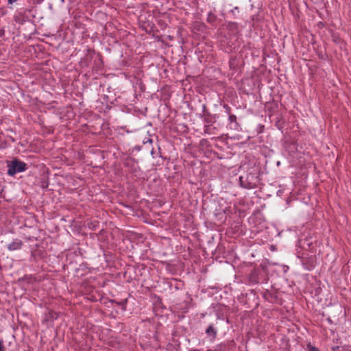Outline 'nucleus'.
Segmentation results:
<instances>
[{"instance_id": "obj_1", "label": "nucleus", "mask_w": 351, "mask_h": 351, "mask_svg": "<svg viewBox=\"0 0 351 351\" xmlns=\"http://www.w3.org/2000/svg\"><path fill=\"white\" fill-rule=\"evenodd\" d=\"M8 174L14 176L18 173L24 172L27 169V165L19 159L8 161L7 163Z\"/></svg>"}, {"instance_id": "obj_2", "label": "nucleus", "mask_w": 351, "mask_h": 351, "mask_svg": "<svg viewBox=\"0 0 351 351\" xmlns=\"http://www.w3.org/2000/svg\"><path fill=\"white\" fill-rule=\"evenodd\" d=\"M23 245V243L21 239H15L8 245V249L10 251L18 250L22 247Z\"/></svg>"}, {"instance_id": "obj_3", "label": "nucleus", "mask_w": 351, "mask_h": 351, "mask_svg": "<svg viewBox=\"0 0 351 351\" xmlns=\"http://www.w3.org/2000/svg\"><path fill=\"white\" fill-rule=\"evenodd\" d=\"M229 122L230 127L232 130H237L239 129V125L237 121V117L234 114H229Z\"/></svg>"}, {"instance_id": "obj_4", "label": "nucleus", "mask_w": 351, "mask_h": 351, "mask_svg": "<svg viewBox=\"0 0 351 351\" xmlns=\"http://www.w3.org/2000/svg\"><path fill=\"white\" fill-rule=\"evenodd\" d=\"M206 333L208 337H211L215 339L217 336V330L214 327L213 324H210L206 330Z\"/></svg>"}, {"instance_id": "obj_5", "label": "nucleus", "mask_w": 351, "mask_h": 351, "mask_svg": "<svg viewBox=\"0 0 351 351\" xmlns=\"http://www.w3.org/2000/svg\"><path fill=\"white\" fill-rule=\"evenodd\" d=\"M239 181L241 186L245 188V189H252L254 188V186L252 183L247 182L246 180H245V178L243 176H241L239 178Z\"/></svg>"}, {"instance_id": "obj_6", "label": "nucleus", "mask_w": 351, "mask_h": 351, "mask_svg": "<svg viewBox=\"0 0 351 351\" xmlns=\"http://www.w3.org/2000/svg\"><path fill=\"white\" fill-rule=\"evenodd\" d=\"M88 226L91 230H96L97 228L99 226V222L97 221L88 222Z\"/></svg>"}, {"instance_id": "obj_7", "label": "nucleus", "mask_w": 351, "mask_h": 351, "mask_svg": "<svg viewBox=\"0 0 351 351\" xmlns=\"http://www.w3.org/2000/svg\"><path fill=\"white\" fill-rule=\"evenodd\" d=\"M135 163H136V162L134 159H133V158H128L125 160V166L133 165Z\"/></svg>"}, {"instance_id": "obj_8", "label": "nucleus", "mask_w": 351, "mask_h": 351, "mask_svg": "<svg viewBox=\"0 0 351 351\" xmlns=\"http://www.w3.org/2000/svg\"><path fill=\"white\" fill-rule=\"evenodd\" d=\"M223 108L226 109V112H227L228 114H230V110H231V109H230V107L229 106H228L227 104H225V105L223 106Z\"/></svg>"}, {"instance_id": "obj_9", "label": "nucleus", "mask_w": 351, "mask_h": 351, "mask_svg": "<svg viewBox=\"0 0 351 351\" xmlns=\"http://www.w3.org/2000/svg\"><path fill=\"white\" fill-rule=\"evenodd\" d=\"M5 34V31L2 27H0V38L3 37Z\"/></svg>"}, {"instance_id": "obj_10", "label": "nucleus", "mask_w": 351, "mask_h": 351, "mask_svg": "<svg viewBox=\"0 0 351 351\" xmlns=\"http://www.w3.org/2000/svg\"><path fill=\"white\" fill-rule=\"evenodd\" d=\"M0 351H3V341H0Z\"/></svg>"}, {"instance_id": "obj_11", "label": "nucleus", "mask_w": 351, "mask_h": 351, "mask_svg": "<svg viewBox=\"0 0 351 351\" xmlns=\"http://www.w3.org/2000/svg\"><path fill=\"white\" fill-rule=\"evenodd\" d=\"M311 351H318L317 348H312V349L311 350Z\"/></svg>"}]
</instances>
